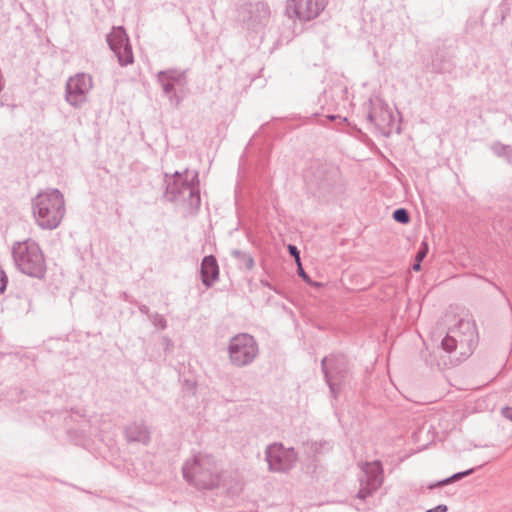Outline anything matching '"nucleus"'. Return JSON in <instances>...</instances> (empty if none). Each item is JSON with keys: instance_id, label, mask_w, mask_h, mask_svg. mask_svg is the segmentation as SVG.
Here are the masks:
<instances>
[{"instance_id": "f257e3e1", "label": "nucleus", "mask_w": 512, "mask_h": 512, "mask_svg": "<svg viewBox=\"0 0 512 512\" xmlns=\"http://www.w3.org/2000/svg\"><path fill=\"white\" fill-rule=\"evenodd\" d=\"M187 173L188 169L183 173L175 171L173 174H164V198L171 203H183L192 212L197 211L201 205L199 174L195 171L188 180L183 176Z\"/></svg>"}, {"instance_id": "f03ea898", "label": "nucleus", "mask_w": 512, "mask_h": 512, "mask_svg": "<svg viewBox=\"0 0 512 512\" xmlns=\"http://www.w3.org/2000/svg\"><path fill=\"white\" fill-rule=\"evenodd\" d=\"M183 478L199 490H213L219 486L220 474L213 456L194 455L182 467Z\"/></svg>"}, {"instance_id": "7ed1b4c3", "label": "nucleus", "mask_w": 512, "mask_h": 512, "mask_svg": "<svg viewBox=\"0 0 512 512\" xmlns=\"http://www.w3.org/2000/svg\"><path fill=\"white\" fill-rule=\"evenodd\" d=\"M32 210L41 228L56 229L66 212L64 196L58 189L41 192L32 200Z\"/></svg>"}, {"instance_id": "20e7f679", "label": "nucleus", "mask_w": 512, "mask_h": 512, "mask_svg": "<svg viewBox=\"0 0 512 512\" xmlns=\"http://www.w3.org/2000/svg\"><path fill=\"white\" fill-rule=\"evenodd\" d=\"M12 257L17 269L23 274L36 279L45 277L47 271L45 257L35 241L27 239L14 243Z\"/></svg>"}, {"instance_id": "39448f33", "label": "nucleus", "mask_w": 512, "mask_h": 512, "mask_svg": "<svg viewBox=\"0 0 512 512\" xmlns=\"http://www.w3.org/2000/svg\"><path fill=\"white\" fill-rule=\"evenodd\" d=\"M259 352L255 338L247 333H240L231 338L228 346L229 359L236 367L250 365Z\"/></svg>"}, {"instance_id": "423d86ee", "label": "nucleus", "mask_w": 512, "mask_h": 512, "mask_svg": "<svg viewBox=\"0 0 512 512\" xmlns=\"http://www.w3.org/2000/svg\"><path fill=\"white\" fill-rule=\"evenodd\" d=\"M474 333L469 322L460 320L456 327L449 329L446 333L441 341V348L447 353L460 349V355L466 358L472 353Z\"/></svg>"}, {"instance_id": "0eeeda50", "label": "nucleus", "mask_w": 512, "mask_h": 512, "mask_svg": "<svg viewBox=\"0 0 512 512\" xmlns=\"http://www.w3.org/2000/svg\"><path fill=\"white\" fill-rule=\"evenodd\" d=\"M321 369L331 394L336 398L349 372L347 357L344 354L325 356L321 361Z\"/></svg>"}, {"instance_id": "6e6552de", "label": "nucleus", "mask_w": 512, "mask_h": 512, "mask_svg": "<svg viewBox=\"0 0 512 512\" xmlns=\"http://www.w3.org/2000/svg\"><path fill=\"white\" fill-rule=\"evenodd\" d=\"M270 14L269 5L263 1L244 3L237 10V17L242 25L254 31L268 24Z\"/></svg>"}, {"instance_id": "1a4fd4ad", "label": "nucleus", "mask_w": 512, "mask_h": 512, "mask_svg": "<svg viewBox=\"0 0 512 512\" xmlns=\"http://www.w3.org/2000/svg\"><path fill=\"white\" fill-rule=\"evenodd\" d=\"M157 82L160 84L164 95L169 99L171 105L178 106L182 98L177 94V87H184L187 85L186 70H179L176 68H169L160 70L156 74Z\"/></svg>"}, {"instance_id": "9d476101", "label": "nucleus", "mask_w": 512, "mask_h": 512, "mask_svg": "<svg viewBox=\"0 0 512 512\" xmlns=\"http://www.w3.org/2000/svg\"><path fill=\"white\" fill-rule=\"evenodd\" d=\"M368 105L367 122L382 135L389 137L395 123L393 112L389 109L388 105L380 99L376 101L369 99Z\"/></svg>"}, {"instance_id": "9b49d317", "label": "nucleus", "mask_w": 512, "mask_h": 512, "mask_svg": "<svg viewBox=\"0 0 512 512\" xmlns=\"http://www.w3.org/2000/svg\"><path fill=\"white\" fill-rule=\"evenodd\" d=\"M265 458L270 471L287 472L294 467L297 453L292 447L285 448L282 443H273L267 446Z\"/></svg>"}, {"instance_id": "f8f14e48", "label": "nucleus", "mask_w": 512, "mask_h": 512, "mask_svg": "<svg viewBox=\"0 0 512 512\" xmlns=\"http://www.w3.org/2000/svg\"><path fill=\"white\" fill-rule=\"evenodd\" d=\"M93 87L89 74L77 73L69 77L65 86V100L74 108H81L87 102V95Z\"/></svg>"}, {"instance_id": "ddd939ff", "label": "nucleus", "mask_w": 512, "mask_h": 512, "mask_svg": "<svg viewBox=\"0 0 512 512\" xmlns=\"http://www.w3.org/2000/svg\"><path fill=\"white\" fill-rule=\"evenodd\" d=\"M328 0H287L286 13L292 18L310 21L325 9Z\"/></svg>"}, {"instance_id": "4468645a", "label": "nucleus", "mask_w": 512, "mask_h": 512, "mask_svg": "<svg viewBox=\"0 0 512 512\" xmlns=\"http://www.w3.org/2000/svg\"><path fill=\"white\" fill-rule=\"evenodd\" d=\"M107 43L117 57L120 66H127L134 62L132 46L123 27H118L108 34Z\"/></svg>"}, {"instance_id": "2eb2a0df", "label": "nucleus", "mask_w": 512, "mask_h": 512, "mask_svg": "<svg viewBox=\"0 0 512 512\" xmlns=\"http://www.w3.org/2000/svg\"><path fill=\"white\" fill-rule=\"evenodd\" d=\"M201 281L206 288H210L219 279V265L214 255H207L202 259L200 266Z\"/></svg>"}, {"instance_id": "dca6fc26", "label": "nucleus", "mask_w": 512, "mask_h": 512, "mask_svg": "<svg viewBox=\"0 0 512 512\" xmlns=\"http://www.w3.org/2000/svg\"><path fill=\"white\" fill-rule=\"evenodd\" d=\"M128 442H138L148 445L151 436L148 427L143 422H133L125 427L124 430Z\"/></svg>"}, {"instance_id": "f3484780", "label": "nucleus", "mask_w": 512, "mask_h": 512, "mask_svg": "<svg viewBox=\"0 0 512 512\" xmlns=\"http://www.w3.org/2000/svg\"><path fill=\"white\" fill-rule=\"evenodd\" d=\"M363 473L365 476V480L369 482H372L373 480H378L380 482V486L382 485L383 466L381 461L376 460L372 463L366 462L363 467Z\"/></svg>"}, {"instance_id": "a211bd4d", "label": "nucleus", "mask_w": 512, "mask_h": 512, "mask_svg": "<svg viewBox=\"0 0 512 512\" xmlns=\"http://www.w3.org/2000/svg\"><path fill=\"white\" fill-rule=\"evenodd\" d=\"M480 467L481 466L473 467V468L467 469L465 471L454 473L450 477H447V478H445L443 480H440V481H437V482L429 484L427 486V488L430 489V490H433L435 488H441L443 486L449 485V484H451L453 482H456V481H459V480L465 478L466 476H469V475L473 474Z\"/></svg>"}, {"instance_id": "6ab92c4d", "label": "nucleus", "mask_w": 512, "mask_h": 512, "mask_svg": "<svg viewBox=\"0 0 512 512\" xmlns=\"http://www.w3.org/2000/svg\"><path fill=\"white\" fill-rule=\"evenodd\" d=\"M231 256L237 261L239 269L252 270L255 266L254 258L250 253L233 249L231 251Z\"/></svg>"}, {"instance_id": "aec40b11", "label": "nucleus", "mask_w": 512, "mask_h": 512, "mask_svg": "<svg viewBox=\"0 0 512 512\" xmlns=\"http://www.w3.org/2000/svg\"><path fill=\"white\" fill-rule=\"evenodd\" d=\"M379 487L380 482L378 480L369 482L367 480L364 481L361 479V487L357 493V498L365 500L367 497L371 496Z\"/></svg>"}, {"instance_id": "412c9836", "label": "nucleus", "mask_w": 512, "mask_h": 512, "mask_svg": "<svg viewBox=\"0 0 512 512\" xmlns=\"http://www.w3.org/2000/svg\"><path fill=\"white\" fill-rule=\"evenodd\" d=\"M429 251V246L426 241H422L420 244V247L415 255L414 263L412 265V269L414 271H420L421 270V263L427 256Z\"/></svg>"}, {"instance_id": "4be33fe9", "label": "nucleus", "mask_w": 512, "mask_h": 512, "mask_svg": "<svg viewBox=\"0 0 512 512\" xmlns=\"http://www.w3.org/2000/svg\"><path fill=\"white\" fill-rule=\"evenodd\" d=\"M492 151L498 157L512 158V148L509 145H504L500 142H495L491 146Z\"/></svg>"}, {"instance_id": "5701e85b", "label": "nucleus", "mask_w": 512, "mask_h": 512, "mask_svg": "<svg viewBox=\"0 0 512 512\" xmlns=\"http://www.w3.org/2000/svg\"><path fill=\"white\" fill-rule=\"evenodd\" d=\"M394 221L400 224H408L411 220L410 213L405 208H397L392 213Z\"/></svg>"}, {"instance_id": "b1692460", "label": "nucleus", "mask_w": 512, "mask_h": 512, "mask_svg": "<svg viewBox=\"0 0 512 512\" xmlns=\"http://www.w3.org/2000/svg\"><path fill=\"white\" fill-rule=\"evenodd\" d=\"M149 320L152 322V324L155 326V327H158L160 328L161 330H164L167 328V321L166 319L164 318L163 315L155 312V313H152L151 315H149Z\"/></svg>"}, {"instance_id": "393cba45", "label": "nucleus", "mask_w": 512, "mask_h": 512, "mask_svg": "<svg viewBox=\"0 0 512 512\" xmlns=\"http://www.w3.org/2000/svg\"><path fill=\"white\" fill-rule=\"evenodd\" d=\"M297 273H298L299 277H301L304 282H306L310 285H315V286L319 285V283L313 282L311 280L310 276L305 272L301 262L297 264Z\"/></svg>"}, {"instance_id": "a878e982", "label": "nucleus", "mask_w": 512, "mask_h": 512, "mask_svg": "<svg viewBox=\"0 0 512 512\" xmlns=\"http://www.w3.org/2000/svg\"><path fill=\"white\" fill-rule=\"evenodd\" d=\"M287 249H288L290 256L294 258L296 264L300 263L301 262L300 250L297 248V246L293 245V244H288Z\"/></svg>"}, {"instance_id": "bb28decb", "label": "nucleus", "mask_w": 512, "mask_h": 512, "mask_svg": "<svg viewBox=\"0 0 512 512\" xmlns=\"http://www.w3.org/2000/svg\"><path fill=\"white\" fill-rule=\"evenodd\" d=\"M130 303L132 304H135L137 305L139 311L142 313V314H145L149 317V315H151L152 313H150V309L148 306L144 305V304H140L139 302L137 301H130Z\"/></svg>"}, {"instance_id": "cd10ccee", "label": "nucleus", "mask_w": 512, "mask_h": 512, "mask_svg": "<svg viewBox=\"0 0 512 512\" xmlns=\"http://www.w3.org/2000/svg\"><path fill=\"white\" fill-rule=\"evenodd\" d=\"M501 415H502L504 418H506V419H508V420L512 421V407H510V406L503 407V408L501 409Z\"/></svg>"}, {"instance_id": "c85d7f7f", "label": "nucleus", "mask_w": 512, "mask_h": 512, "mask_svg": "<svg viewBox=\"0 0 512 512\" xmlns=\"http://www.w3.org/2000/svg\"><path fill=\"white\" fill-rule=\"evenodd\" d=\"M448 507L445 504H439L431 509L426 510L425 512H447Z\"/></svg>"}, {"instance_id": "c756f323", "label": "nucleus", "mask_w": 512, "mask_h": 512, "mask_svg": "<svg viewBox=\"0 0 512 512\" xmlns=\"http://www.w3.org/2000/svg\"><path fill=\"white\" fill-rule=\"evenodd\" d=\"M163 341H165V343H166V348H165V350H168L170 346H173V343H172V341H171V339H170V338H168V337H163Z\"/></svg>"}, {"instance_id": "7c9ffc66", "label": "nucleus", "mask_w": 512, "mask_h": 512, "mask_svg": "<svg viewBox=\"0 0 512 512\" xmlns=\"http://www.w3.org/2000/svg\"><path fill=\"white\" fill-rule=\"evenodd\" d=\"M326 118H327L328 120H330V121H333V120H335L336 118H338V116H337V115L330 114V115H327V116H326Z\"/></svg>"}, {"instance_id": "2f4dec72", "label": "nucleus", "mask_w": 512, "mask_h": 512, "mask_svg": "<svg viewBox=\"0 0 512 512\" xmlns=\"http://www.w3.org/2000/svg\"><path fill=\"white\" fill-rule=\"evenodd\" d=\"M261 283H262L264 286L271 288V285H270V283H269L268 281H264V280H262V281H261Z\"/></svg>"}, {"instance_id": "473e14b6", "label": "nucleus", "mask_w": 512, "mask_h": 512, "mask_svg": "<svg viewBox=\"0 0 512 512\" xmlns=\"http://www.w3.org/2000/svg\"><path fill=\"white\" fill-rule=\"evenodd\" d=\"M123 297H124V299H125L126 301H129V302H130V301H133L132 299H129V297H128L127 293H123Z\"/></svg>"}, {"instance_id": "72a5a7b5", "label": "nucleus", "mask_w": 512, "mask_h": 512, "mask_svg": "<svg viewBox=\"0 0 512 512\" xmlns=\"http://www.w3.org/2000/svg\"><path fill=\"white\" fill-rule=\"evenodd\" d=\"M318 186H319V187H323V186H324V183L319 182V183H318Z\"/></svg>"}]
</instances>
